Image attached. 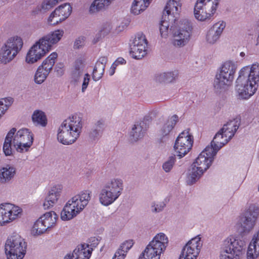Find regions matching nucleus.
<instances>
[{
  "label": "nucleus",
  "mask_w": 259,
  "mask_h": 259,
  "mask_svg": "<svg viewBox=\"0 0 259 259\" xmlns=\"http://www.w3.org/2000/svg\"><path fill=\"white\" fill-rule=\"evenodd\" d=\"M144 130L142 123L135 124L130 132V137L132 141H136L144 136Z\"/></svg>",
  "instance_id": "38"
},
{
  "label": "nucleus",
  "mask_w": 259,
  "mask_h": 259,
  "mask_svg": "<svg viewBox=\"0 0 259 259\" xmlns=\"http://www.w3.org/2000/svg\"><path fill=\"white\" fill-rule=\"evenodd\" d=\"M230 141V139L219 130L214 135L210 145L206 147L211 148L212 151L217 154V152Z\"/></svg>",
  "instance_id": "26"
},
{
  "label": "nucleus",
  "mask_w": 259,
  "mask_h": 259,
  "mask_svg": "<svg viewBox=\"0 0 259 259\" xmlns=\"http://www.w3.org/2000/svg\"><path fill=\"white\" fill-rule=\"evenodd\" d=\"M16 174V168L13 166L7 165L0 169V181L6 183L13 178Z\"/></svg>",
  "instance_id": "34"
},
{
  "label": "nucleus",
  "mask_w": 259,
  "mask_h": 259,
  "mask_svg": "<svg viewBox=\"0 0 259 259\" xmlns=\"http://www.w3.org/2000/svg\"><path fill=\"white\" fill-rule=\"evenodd\" d=\"M63 34V30L58 29L51 32L35 41L29 48L25 55V63L32 65L40 60L59 41Z\"/></svg>",
  "instance_id": "3"
},
{
  "label": "nucleus",
  "mask_w": 259,
  "mask_h": 259,
  "mask_svg": "<svg viewBox=\"0 0 259 259\" xmlns=\"http://www.w3.org/2000/svg\"><path fill=\"white\" fill-rule=\"evenodd\" d=\"M237 68V64L233 60L224 62L215 74L213 86L216 90H225L231 85Z\"/></svg>",
  "instance_id": "6"
},
{
  "label": "nucleus",
  "mask_w": 259,
  "mask_h": 259,
  "mask_svg": "<svg viewBox=\"0 0 259 259\" xmlns=\"http://www.w3.org/2000/svg\"><path fill=\"white\" fill-rule=\"evenodd\" d=\"M193 139L187 130L181 133L177 137L174 145L175 152L180 158L185 156L191 149Z\"/></svg>",
  "instance_id": "20"
},
{
  "label": "nucleus",
  "mask_w": 259,
  "mask_h": 259,
  "mask_svg": "<svg viewBox=\"0 0 259 259\" xmlns=\"http://www.w3.org/2000/svg\"><path fill=\"white\" fill-rule=\"evenodd\" d=\"M84 64L82 61H77L76 62L74 70L72 75L75 78H77L82 73L84 69Z\"/></svg>",
  "instance_id": "45"
},
{
  "label": "nucleus",
  "mask_w": 259,
  "mask_h": 259,
  "mask_svg": "<svg viewBox=\"0 0 259 259\" xmlns=\"http://www.w3.org/2000/svg\"><path fill=\"white\" fill-rule=\"evenodd\" d=\"M236 90L240 98L248 99L256 92L259 84V63L243 66L238 71Z\"/></svg>",
  "instance_id": "2"
},
{
  "label": "nucleus",
  "mask_w": 259,
  "mask_h": 259,
  "mask_svg": "<svg viewBox=\"0 0 259 259\" xmlns=\"http://www.w3.org/2000/svg\"><path fill=\"white\" fill-rule=\"evenodd\" d=\"M57 57V53L53 52L38 67L34 76V80L36 84H41L45 81L52 71Z\"/></svg>",
  "instance_id": "18"
},
{
  "label": "nucleus",
  "mask_w": 259,
  "mask_h": 259,
  "mask_svg": "<svg viewBox=\"0 0 259 259\" xmlns=\"http://www.w3.org/2000/svg\"><path fill=\"white\" fill-rule=\"evenodd\" d=\"M259 257V228L254 232L249 243L246 259H257Z\"/></svg>",
  "instance_id": "25"
},
{
  "label": "nucleus",
  "mask_w": 259,
  "mask_h": 259,
  "mask_svg": "<svg viewBox=\"0 0 259 259\" xmlns=\"http://www.w3.org/2000/svg\"><path fill=\"white\" fill-rule=\"evenodd\" d=\"M220 37L219 35L209 28L206 33L205 39L208 44L213 45L219 40Z\"/></svg>",
  "instance_id": "40"
},
{
  "label": "nucleus",
  "mask_w": 259,
  "mask_h": 259,
  "mask_svg": "<svg viewBox=\"0 0 259 259\" xmlns=\"http://www.w3.org/2000/svg\"><path fill=\"white\" fill-rule=\"evenodd\" d=\"M226 24L225 21L220 20L214 23L210 28L221 36L226 27Z\"/></svg>",
  "instance_id": "41"
},
{
  "label": "nucleus",
  "mask_w": 259,
  "mask_h": 259,
  "mask_svg": "<svg viewBox=\"0 0 259 259\" xmlns=\"http://www.w3.org/2000/svg\"><path fill=\"white\" fill-rule=\"evenodd\" d=\"M85 37L84 36H79L77 38L74 43V48L79 49L82 48L85 45Z\"/></svg>",
  "instance_id": "48"
},
{
  "label": "nucleus",
  "mask_w": 259,
  "mask_h": 259,
  "mask_svg": "<svg viewBox=\"0 0 259 259\" xmlns=\"http://www.w3.org/2000/svg\"><path fill=\"white\" fill-rule=\"evenodd\" d=\"M115 0H93L89 8L90 14H96L106 10Z\"/></svg>",
  "instance_id": "27"
},
{
  "label": "nucleus",
  "mask_w": 259,
  "mask_h": 259,
  "mask_svg": "<svg viewBox=\"0 0 259 259\" xmlns=\"http://www.w3.org/2000/svg\"><path fill=\"white\" fill-rule=\"evenodd\" d=\"M203 246L200 235L189 240L183 247L178 259H197Z\"/></svg>",
  "instance_id": "17"
},
{
  "label": "nucleus",
  "mask_w": 259,
  "mask_h": 259,
  "mask_svg": "<svg viewBox=\"0 0 259 259\" xmlns=\"http://www.w3.org/2000/svg\"><path fill=\"white\" fill-rule=\"evenodd\" d=\"M176 162V158L174 156L169 157L162 164V168L164 172H170L173 168Z\"/></svg>",
  "instance_id": "42"
},
{
  "label": "nucleus",
  "mask_w": 259,
  "mask_h": 259,
  "mask_svg": "<svg viewBox=\"0 0 259 259\" xmlns=\"http://www.w3.org/2000/svg\"><path fill=\"white\" fill-rule=\"evenodd\" d=\"M116 65H118L119 64H123L125 63V61L124 59L122 58H118L115 62Z\"/></svg>",
  "instance_id": "53"
},
{
  "label": "nucleus",
  "mask_w": 259,
  "mask_h": 259,
  "mask_svg": "<svg viewBox=\"0 0 259 259\" xmlns=\"http://www.w3.org/2000/svg\"><path fill=\"white\" fill-rule=\"evenodd\" d=\"M124 189L123 181L118 177L109 179L99 194V202L104 206L113 203L122 194Z\"/></svg>",
  "instance_id": "5"
},
{
  "label": "nucleus",
  "mask_w": 259,
  "mask_h": 259,
  "mask_svg": "<svg viewBox=\"0 0 259 259\" xmlns=\"http://www.w3.org/2000/svg\"><path fill=\"white\" fill-rule=\"evenodd\" d=\"M178 77L177 71L162 72L155 76V80L160 83H168L174 82Z\"/></svg>",
  "instance_id": "33"
},
{
  "label": "nucleus",
  "mask_w": 259,
  "mask_h": 259,
  "mask_svg": "<svg viewBox=\"0 0 259 259\" xmlns=\"http://www.w3.org/2000/svg\"><path fill=\"white\" fill-rule=\"evenodd\" d=\"M23 215V209L13 203L0 204V227L6 226L20 219Z\"/></svg>",
  "instance_id": "13"
},
{
  "label": "nucleus",
  "mask_w": 259,
  "mask_h": 259,
  "mask_svg": "<svg viewBox=\"0 0 259 259\" xmlns=\"http://www.w3.org/2000/svg\"><path fill=\"white\" fill-rule=\"evenodd\" d=\"M221 0H196L194 7V15L199 21L209 20L216 13Z\"/></svg>",
  "instance_id": "12"
},
{
  "label": "nucleus",
  "mask_w": 259,
  "mask_h": 259,
  "mask_svg": "<svg viewBox=\"0 0 259 259\" xmlns=\"http://www.w3.org/2000/svg\"><path fill=\"white\" fill-rule=\"evenodd\" d=\"M257 189H258V191L259 192V184H258V187H257Z\"/></svg>",
  "instance_id": "59"
},
{
  "label": "nucleus",
  "mask_w": 259,
  "mask_h": 259,
  "mask_svg": "<svg viewBox=\"0 0 259 259\" xmlns=\"http://www.w3.org/2000/svg\"><path fill=\"white\" fill-rule=\"evenodd\" d=\"M243 246V242L238 235H230L222 243L219 258L240 259Z\"/></svg>",
  "instance_id": "7"
},
{
  "label": "nucleus",
  "mask_w": 259,
  "mask_h": 259,
  "mask_svg": "<svg viewBox=\"0 0 259 259\" xmlns=\"http://www.w3.org/2000/svg\"><path fill=\"white\" fill-rule=\"evenodd\" d=\"M83 126L81 118L76 113L69 115L66 119V145L73 144L80 136Z\"/></svg>",
  "instance_id": "15"
},
{
  "label": "nucleus",
  "mask_w": 259,
  "mask_h": 259,
  "mask_svg": "<svg viewBox=\"0 0 259 259\" xmlns=\"http://www.w3.org/2000/svg\"><path fill=\"white\" fill-rule=\"evenodd\" d=\"M259 217V207L255 204H250L239 217L235 227L242 233H249L256 225Z\"/></svg>",
  "instance_id": "11"
},
{
  "label": "nucleus",
  "mask_w": 259,
  "mask_h": 259,
  "mask_svg": "<svg viewBox=\"0 0 259 259\" xmlns=\"http://www.w3.org/2000/svg\"><path fill=\"white\" fill-rule=\"evenodd\" d=\"M165 206L166 203L164 201H153L151 204V210L153 213H159L162 211Z\"/></svg>",
  "instance_id": "43"
},
{
  "label": "nucleus",
  "mask_w": 259,
  "mask_h": 259,
  "mask_svg": "<svg viewBox=\"0 0 259 259\" xmlns=\"http://www.w3.org/2000/svg\"><path fill=\"white\" fill-rule=\"evenodd\" d=\"M66 9H67L68 11L67 13H66V15L68 14V15H70L72 12V7L69 4L66 3Z\"/></svg>",
  "instance_id": "54"
},
{
  "label": "nucleus",
  "mask_w": 259,
  "mask_h": 259,
  "mask_svg": "<svg viewBox=\"0 0 259 259\" xmlns=\"http://www.w3.org/2000/svg\"><path fill=\"white\" fill-rule=\"evenodd\" d=\"M13 139V145L16 151L23 153L28 151L32 145L34 137L30 130L23 128L15 132Z\"/></svg>",
  "instance_id": "16"
},
{
  "label": "nucleus",
  "mask_w": 259,
  "mask_h": 259,
  "mask_svg": "<svg viewBox=\"0 0 259 259\" xmlns=\"http://www.w3.org/2000/svg\"><path fill=\"white\" fill-rule=\"evenodd\" d=\"M55 72L57 75L62 76L64 74L65 69H64V64L63 63L59 62L57 63L56 65L55 68Z\"/></svg>",
  "instance_id": "49"
},
{
  "label": "nucleus",
  "mask_w": 259,
  "mask_h": 259,
  "mask_svg": "<svg viewBox=\"0 0 259 259\" xmlns=\"http://www.w3.org/2000/svg\"><path fill=\"white\" fill-rule=\"evenodd\" d=\"M61 218L62 220H65V206L63 208L62 211L61 212Z\"/></svg>",
  "instance_id": "55"
},
{
  "label": "nucleus",
  "mask_w": 259,
  "mask_h": 259,
  "mask_svg": "<svg viewBox=\"0 0 259 259\" xmlns=\"http://www.w3.org/2000/svg\"><path fill=\"white\" fill-rule=\"evenodd\" d=\"M148 52V40L142 32L137 33L130 45V54L136 59L144 58Z\"/></svg>",
  "instance_id": "19"
},
{
  "label": "nucleus",
  "mask_w": 259,
  "mask_h": 259,
  "mask_svg": "<svg viewBox=\"0 0 259 259\" xmlns=\"http://www.w3.org/2000/svg\"><path fill=\"white\" fill-rule=\"evenodd\" d=\"M239 124V121L237 119H233L224 124L220 130L231 140L237 132Z\"/></svg>",
  "instance_id": "29"
},
{
  "label": "nucleus",
  "mask_w": 259,
  "mask_h": 259,
  "mask_svg": "<svg viewBox=\"0 0 259 259\" xmlns=\"http://www.w3.org/2000/svg\"><path fill=\"white\" fill-rule=\"evenodd\" d=\"M63 0H56L57 1V4L59 2H61V1H63Z\"/></svg>",
  "instance_id": "58"
},
{
  "label": "nucleus",
  "mask_w": 259,
  "mask_h": 259,
  "mask_svg": "<svg viewBox=\"0 0 259 259\" xmlns=\"http://www.w3.org/2000/svg\"><path fill=\"white\" fill-rule=\"evenodd\" d=\"M23 46L21 36L10 37L0 50V63L7 64L11 62L18 54Z\"/></svg>",
  "instance_id": "10"
},
{
  "label": "nucleus",
  "mask_w": 259,
  "mask_h": 259,
  "mask_svg": "<svg viewBox=\"0 0 259 259\" xmlns=\"http://www.w3.org/2000/svg\"><path fill=\"white\" fill-rule=\"evenodd\" d=\"M16 132V128H12L7 134L3 145V151L6 156H10L12 154V145L14 135Z\"/></svg>",
  "instance_id": "36"
},
{
  "label": "nucleus",
  "mask_w": 259,
  "mask_h": 259,
  "mask_svg": "<svg viewBox=\"0 0 259 259\" xmlns=\"http://www.w3.org/2000/svg\"><path fill=\"white\" fill-rule=\"evenodd\" d=\"M207 147L194 160L191 165L205 173L211 166L216 154Z\"/></svg>",
  "instance_id": "21"
},
{
  "label": "nucleus",
  "mask_w": 259,
  "mask_h": 259,
  "mask_svg": "<svg viewBox=\"0 0 259 259\" xmlns=\"http://www.w3.org/2000/svg\"><path fill=\"white\" fill-rule=\"evenodd\" d=\"M105 67L98 64H95L93 72V78L94 80H99L103 76Z\"/></svg>",
  "instance_id": "44"
},
{
  "label": "nucleus",
  "mask_w": 259,
  "mask_h": 259,
  "mask_svg": "<svg viewBox=\"0 0 259 259\" xmlns=\"http://www.w3.org/2000/svg\"><path fill=\"white\" fill-rule=\"evenodd\" d=\"M65 21V4L58 7L48 19V23L55 26Z\"/></svg>",
  "instance_id": "28"
},
{
  "label": "nucleus",
  "mask_w": 259,
  "mask_h": 259,
  "mask_svg": "<svg viewBox=\"0 0 259 259\" xmlns=\"http://www.w3.org/2000/svg\"><path fill=\"white\" fill-rule=\"evenodd\" d=\"M160 37L168 38L172 34L171 43L177 48L185 47L189 42L191 32L190 22L187 19H180L170 22L167 20H161L159 27Z\"/></svg>",
  "instance_id": "1"
},
{
  "label": "nucleus",
  "mask_w": 259,
  "mask_h": 259,
  "mask_svg": "<svg viewBox=\"0 0 259 259\" xmlns=\"http://www.w3.org/2000/svg\"><path fill=\"white\" fill-rule=\"evenodd\" d=\"M178 120L179 117L176 115H174L169 118L159 130V136L162 137L167 136L172 130Z\"/></svg>",
  "instance_id": "32"
},
{
  "label": "nucleus",
  "mask_w": 259,
  "mask_h": 259,
  "mask_svg": "<svg viewBox=\"0 0 259 259\" xmlns=\"http://www.w3.org/2000/svg\"><path fill=\"white\" fill-rule=\"evenodd\" d=\"M182 6V0H168L164 9L162 20L166 19L173 22L175 20H180L177 18L181 12Z\"/></svg>",
  "instance_id": "23"
},
{
  "label": "nucleus",
  "mask_w": 259,
  "mask_h": 259,
  "mask_svg": "<svg viewBox=\"0 0 259 259\" xmlns=\"http://www.w3.org/2000/svg\"><path fill=\"white\" fill-rule=\"evenodd\" d=\"M58 215L55 211H48L42 214L34 222L31 229L32 236L41 235L53 228L56 225Z\"/></svg>",
  "instance_id": "14"
},
{
  "label": "nucleus",
  "mask_w": 259,
  "mask_h": 259,
  "mask_svg": "<svg viewBox=\"0 0 259 259\" xmlns=\"http://www.w3.org/2000/svg\"><path fill=\"white\" fill-rule=\"evenodd\" d=\"M57 4L56 0H44L41 5V10L47 11Z\"/></svg>",
  "instance_id": "47"
},
{
  "label": "nucleus",
  "mask_w": 259,
  "mask_h": 259,
  "mask_svg": "<svg viewBox=\"0 0 259 259\" xmlns=\"http://www.w3.org/2000/svg\"><path fill=\"white\" fill-rule=\"evenodd\" d=\"M239 56L242 58H244L245 56H246V54L245 52H241L239 54Z\"/></svg>",
  "instance_id": "57"
},
{
  "label": "nucleus",
  "mask_w": 259,
  "mask_h": 259,
  "mask_svg": "<svg viewBox=\"0 0 259 259\" xmlns=\"http://www.w3.org/2000/svg\"><path fill=\"white\" fill-rule=\"evenodd\" d=\"M112 259H125L123 257H120V256H118V255L114 253V256L112 257Z\"/></svg>",
  "instance_id": "56"
},
{
  "label": "nucleus",
  "mask_w": 259,
  "mask_h": 259,
  "mask_svg": "<svg viewBox=\"0 0 259 259\" xmlns=\"http://www.w3.org/2000/svg\"><path fill=\"white\" fill-rule=\"evenodd\" d=\"M117 66L118 65H116V63H115L114 62L111 65V67H110V69L109 70V74L110 76H112L114 74L115 69Z\"/></svg>",
  "instance_id": "52"
},
{
  "label": "nucleus",
  "mask_w": 259,
  "mask_h": 259,
  "mask_svg": "<svg viewBox=\"0 0 259 259\" xmlns=\"http://www.w3.org/2000/svg\"><path fill=\"white\" fill-rule=\"evenodd\" d=\"M151 0H134L130 11L134 15H138L145 11L149 7Z\"/></svg>",
  "instance_id": "31"
},
{
  "label": "nucleus",
  "mask_w": 259,
  "mask_h": 259,
  "mask_svg": "<svg viewBox=\"0 0 259 259\" xmlns=\"http://www.w3.org/2000/svg\"><path fill=\"white\" fill-rule=\"evenodd\" d=\"M92 253V248L88 244L81 243L66 254V259H89Z\"/></svg>",
  "instance_id": "24"
},
{
  "label": "nucleus",
  "mask_w": 259,
  "mask_h": 259,
  "mask_svg": "<svg viewBox=\"0 0 259 259\" xmlns=\"http://www.w3.org/2000/svg\"><path fill=\"white\" fill-rule=\"evenodd\" d=\"M204 174L191 165L190 169L186 174L185 181L186 184L189 186L195 184L200 180Z\"/></svg>",
  "instance_id": "30"
},
{
  "label": "nucleus",
  "mask_w": 259,
  "mask_h": 259,
  "mask_svg": "<svg viewBox=\"0 0 259 259\" xmlns=\"http://www.w3.org/2000/svg\"><path fill=\"white\" fill-rule=\"evenodd\" d=\"M92 197V192L89 190L80 191L71 197L66 203V220H70L82 211L88 204Z\"/></svg>",
  "instance_id": "8"
},
{
  "label": "nucleus",
  "mask_w": 259,
  "mask_h": 259,
  "mask_svg": "<svg viewBox=\"0 0 259 259\" xmlns=\"http://www.w3.org/2000/svg\"><path fill=\"white\" fill-rule=\"evenodd\" d=\"M94 132H95L96 133L98 134V133L96 131H94Z\"/></svg>",
  "instance_id": "60"
},
{
  "label": "nucleus",
  "mask_w": 259,
  "mask_h": 259,
  "mask_svg": "<svg viewBox=\"0 0 259 259\" xmlns=\"http://www.w3.org/2000/svg\"><path fill=\"white\" fill-rule=\"evenodd\" d=\"M63 188L62 185L58 184L50 187L41 202V206L44 210L52 208L59 201Z\"/></svg>",
  "instance_id": "22"
},
{
  "label": "nucleus",
  "mask_w": 259,
  "mask_h": 259,
  "mask_svg": "<svg viewBox=\"0 0 259 259\" xmlns=\"http://www.w3.org/2000/svg\"><path fill=\"white\" fill-rule=\"evenodd\" d=\"M26 248L25 240L18 233H12L8 237L5 243V250L7 258L23 259L26 253Z\"/></svg>",
  "instance_id": "9"
},
{
  "label": "nucleus",
  "mask_w": 259,
  "mask_h": 259,
  "mask_svg": "<svg viewBox=\"0 0 259 259\" xmlns=\"http://www.w3.org/2000/svg\"><path fill=\"white\" fill-rule=\"evenodd\" d=\"M90 80V76L88 74H85L83 77V82L81 85V91L84 93L87 89L89 81Z\"/></svg>",
  "instance_id": "50"
},
{
  "label": "nucleus",
  "mask_w": 259,
  "mask_h": 259,
  "mask_svg": "<svg viewBox=\"0 0 259 259\" xmlns=\"http://www.w3.org/2000/svg\"><path fill=\"white\" fill-rule=\"evenodd\" d=\"M32 120L34 124L45 127L47 124V117L44 112L35 110L32 115Z\"/></svg>",
  "instance_id": "37"
},
{
  "label": "nucleus",
  "mask_w": 259,
  "mask_h": 259,
  "mask_svg": "<svg viewBox=\"0 0 259 259\" xmlns=\"http://www.w3.org/2000/svg\"><path fill=\"white\" fill-rule=\"evenodd\" d=\"M14 100L11 97H7L0 99V118L11 106Z\"/></svg>",
  "instance_id": "39"
},
{
  "label": "nucleus",
  "mask_w": 259,
  "mask_h": 259,
  "mask_svg": "<svg viewBox=\"0 0 259 259\" xmlns=\"http://www.w3.org/2000/svg\"><path fill=\"white\" fill-rule=\"evenodd\" d=\"M135 244L133 239H130L123 241L120 243L115 253L120 256L125 258L128 251L133 247Z\"/></svg>",
  "instance_id": "35"
},
{
  "label": "nucleus",
  "mask_w": 259,
  "mask_h": 259,
  "mask_svg": "<svg viewBox=\"0 0 259 259\" xmlns=\"http://www.w3.org/2000/svg\"><path fill=\"white\" fill-rule=\"evenodd\" d=\"M64 134H65V123L63 122L60 126L58 127L57 133V137L58 142L65 144L64 140Z\"/></svg>",
  "instance_id": "46"
},
{
  "label": "nucleus",
  "mask_w": 259,
  "mask_h": 259,
  "mask_svg": "<svg viewBox=\"0 0 259 259\" xmlns=\"http://www.w3.org/2000/svg\"><path fill=\"white\" fill-rule=\"evenodd\" d=\"M169 238L164 233L155 234L140 254L138 259H161L169 245Z\"/></svg>",
  "instance_id": "4"
},
{
  "label": "nucleus",
  "mask_w": 259,
  "mask_h": 259,
  "mask_svg": "<svg viewBox=\"0 0 259 259\" xmlns=\"http://www.w3.org/2000/svg\"><path fill=\"white\" fill-rule=\"evenodd\" d=\"M107 58L105 56L100 57L96 62V64L102 65L103 67H105V65L107 62Z\"/></svg>",
  "instance_id": "51"
}]
</instances>
